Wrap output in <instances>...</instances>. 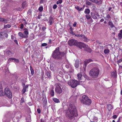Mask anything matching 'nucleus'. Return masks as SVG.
<instances>
[{"label":"nucleus","instance_id":"nucleus-3","mask_svg":"<svg viewBox=\"0 0 122 122\" xmlns=\"http://www.w3.org/2000/svg\"><path fill=\"white\" fill-rule=\"evenodd\" d=\"M68 43L69 46H75L81 49L82 48H86L87 47V46L86 44L81 42H78L77 40L73 39L69 40Z\"/></svg>","mask_w":122,"mask_h":122},{"label":"nucleus","instance_id":"nucleus-50","mask_svg":"<svg viewBox=\"0 0 122 122\" xmlns=\"http://www.w3.org/2000/svg\"><path fill=\"white\" fill-rule=\"evenodd\" d=\"M75 8L79 11L80 7L79 6H75Z\"/></svg>","mask_w":122,"mask_h":122},{"label":"nucleus","instance_id":"nucleus-45","mask_svg":"<svg viewBox=\"0 0 122 122\" xmlns=\"http://www.w3.org/2000/svg\"><path fill=\"white\" fill-rule=\"evenodd\" d=\"M117 116L116 115H113L112 117V118L113 119H116L117 118Z\"/></svg>","mask_w":122,"mask_h":122},{"label":"nucleus","instance_id":"nucleus-60","mask_svg":"<svg viewBox=\"0 0 122 122\" xmlns=\"http://www.w3.org/2000/svg\"><path fill=\"white\" fill-rule=\"evenodd\" d=\"M84 7H85V6L84 5L83 6V8H80V10H79V11H80V10H83Z\"/></svg>","mask_w":122,"mask_h":122},{"label":"nucleus","instance_id":"nucleus-47","mask_svg":"<svg viewBox=\"0 0 122 122\" xmlns=\"http://www.w3.org/2000/svg\"><path fill=\"white\" fill-rule=\"evenodd\" d=\"M53 8L54 9H56L57 7V5L55 4L54 5L53 7Z\"/></svg>","mask_w":122,"mask_h":122},{"label":"nucleus","instance_id":"nucleus-15","mask_svg":"<svg viewBox=\"0 0 122 122\" xmlns=\"http://www.w3.org/2000/svg\"><path fill=\"white\" fill-rule=\"evenodd\" d=\"M118 36L120 39L122 38V29L120 30V32L118 34Z\"/></svg>","mask_w":122,"mask_h":122},{"label":"nucleus","instance_id":"nucleus-48","mask_svg":"<svg viewBox=\"0 0 122 122\" xmlns=\"http://www.w3.org/2000/svg\"><path fill=\"white\" fill-rule=\"evenodd\" d=\"M106 18L109 19L111 18V16L109 14H107L106 16Z\"/></svg>","mask_w":122,"mask_h":122},{"label":"nucleus","instance_id":"nucleus-56","mask_svg":"<svg viewBox=\"0 0 122 122\" xmlns=\"http://www.w3.org/2000/svg\"><path fill=\"white\" fill-rule=\"evenodd\" d=\"M69 30L70 31V32H72L73 31V29L72 27H71L69 29Z\"/></svg>","mask_w":122,"mask_h":122},{"label":"nucleus","instance_id":"nucleus-1","mask_svg":"<svg viewBox=\"0 0 122 122\" xmlns=\"http://www.w3.org/2000/svg\"><path fill=\"white\" fill-rule=\"evenodd\" d=\"M68 111L66 113V116L70 120H71L74 117L78 116L76 108L74 105H70Z\"/></svg>","mask_w":122,"mask_h":122},{"label":"nucleus","instance_id":"nucleus-31","mask_svg":"<svg viewBox=\"0 0 122 122\" xmlns=\"http://www.w3.org/2000/svg\"><path fill=\"white\" fill-rule=\"evenodd\" d=\"M26 91V89L25 87H23V89L22 91V92L23 93L22 94L24 93Z\"/></svg>","mask_w":122,"mask_h":122},{"label":"nucleus","instance_id":"nucleus-29","mask_svg":"<svg viewBox=\"0 0 122 122\" xmlns=\"http://www.w3.org/2000/svg\"><path fill=\"white\" fill-rule=\"evenodd\" d=\"M103 0H100L99 1L98 0V2L97 3V4L98 5H99L102 4V3Z\"/></svg>","mask_w":122,"mask_h":122},{"label":"nucleus","instance_id":"nucleus-4","mask_svg":"<svg viewBox=\"0 0 122 122\" xmlns=\"http://www.w3.org/2000/svg\"><path fill=\"white\" fill-rule=\"evenodd\" d=\"M100 72V70L98 68H94L92 69L89 71L90 76L93 78H97Z\"/></svg>","mask_w":122,"mask_h":122},{"label":"nucleus","instance_id":"nucleus-10","mask_svg":"<svg viewBox=\"0 0 122 122\" xmlns=\"http://www.w3.org/2000/svg\"><path fill=\"white\" fill-rule=\"evenodd\" d=\"M53 20V18L52 16H51L49 17L48 22L49 24L50 25H52Z\"/></svg>","mask_w":122,"mask_h":122},{"label":"nucleus","instance_id":"nucleus-32","mask_svg":"<svg viewBox=\"0 0 122 122\" xmlns=\"http://www.w3.org/2000/svg\"><path fill=\"white\" fill-rule=\"evenodd\" d=\"M43 10V7L42 6H40L38 9L39 11L41 12Z\"/></svg>","mask_w":122,"mask_h":122},{"label":"nucleus","instance_id":"nucleus-25","mask_svg":"<svg viewBox=\"0 0 122 122\" xmlns=\"http://www.w3.org/2000/svg\"><path fill=\"white\" fill-rule=\"evenodd\" d=\"M82 76V75L80 73H78L77 74V77H78V79L79 80H81V78Z\"/></svg>","mask_w":122,"mask_h":122},{"label":"nucleus","instance_id":"nucleus-26","mask_svg":"<svg viewBox=\"0 0 122 122\" xmlns=\"http://www.w3.org/2000/svg\"><path fill=\"white\" fill-rule=\"evenodd\" d=\"M109 51V50L108 49H105L104 51V52L105 54L108 53Z\"/></svg>","mask_w":122,"mask_h":122},{"label":"nucleus","instance_id":"nucleus-38","mask_svg":"<svg viewBox=\"0 0 122 122\" xmlns=\"http://www.w3.org/2000/svg\"><path fill=\"white\" fill-rule=\"evenodd\" d=\"M86 18L87 19H89L91 18V16L89 15H85Z\"/></svg>","mask_w":122,"mask_h":122},{"label":"nucleus","instance_id":"nucleus-24","mask_svg":"<svg viewBox=\"0 0 122 122\" xmlns=\"http://www.w3.org/2000/svg\"><path fill=\"white\" fill-rule=\"evenodd\" d=\"M30 67L31 74L32 75H33L34 74V71L31 66H30Z\"/></svg>","mask_w":122,"mask_h":122},{"label":"nucleus","instance_id":"nucleus-19","mask_svg":"<svg viewBox=\"0 0 122 122\" xmlns=\"http://www.w3.org/2000/svg\"><path fill=\"white\" fill-rule=\"evenodd\" d=\"M7 20L2 18L0 17V21L3 22L4 23H7Z\"/></svg>","mask_w":122,"mask_h":122},{"label":"nucleus","instance_id":"nucleus-6","mask_svg":"<svg viewBox=\"0 0 122 122\" xmlns=\"http://www.w3.org/2000/svg\"><path fill=\"white\" fill-rule=\"evenodd\" d=\"M55 86H56L55 89V91L58 94H60L62 93V90L61 87V85L60 83H56L55 84Z\"/></svg>","mask_w":122,"mask_h":122},{"label":"nucleus","instance_id":"nucleus-40","mask_svg":"<svg viewBox=\"0 0 122 122\" xmlns=\"http://www.w3.org/2000/svg\"><path fill=\"white\" fill-rule=\"evenodd\" d=\"M88 39L86 37H85L83 39V41L84 42H87L88 41Z\"/></svg>","mask_w":122,"mask_h":122},{"label":"nucleus","instance_id":"nucleus-12","mask_svg":"<svg viewBox=\"0 0 122 122\" xmlns=\"http://www.w3.org/2000/svg\"><path fill=\"white\" fill-rule=\"evenodd\" d=\"M79 60H77L76 61L75 63V66L76 68H78L79 66Z\"/></svg>","mask_w":122,"mask_h":122},{"label":"nucleus","instance_id":"nucleus-18","mask_svg":"<svg viewBox=\"0 0 122 122\" xmlns=\"http://www.w3.org/2000/svg\"><path fill=\"white\" fill-rule=\"evenodd\" d=\"M47 103V101L46 99H44L43 101V107H45Z\"/></svg>","mask_w":122,"mask_h":122},{"label":"nucleus","instance_id":"nucleus-53","mask_svg":"<svg viewBox=\"0 0 122 122\" xmlns=\"http://www.w3.org/2000/svg\"><path fill=\"white\" fill-rule=\"evenodd\" d=\"M52 40L51 39H49V40L48 44H51V43Z\"/></svg>","mask_w":122,"mask_h":122},{"label":"nucleus","instance_id":"nucleus-44","mask_svg":"<svg viewBox=\"0 0 122 122\" xmlns=\"http://www.w3.org/2000/svg\"><path fill=\"white\" fill-rule=\"evenodd\" d=\"M14 60L15 62L17 63H18L19 62V59H16L15 58Z\"/></svg>","mask_w":122,"mask_h":122},{"label":"nucleus","instance_id":"nucleus-34","mask_svg":"<svg viewBox=\"0 0 122 122\" xmlns=\"http://www.w3.org/2000/svg\"><path fill=\"white\" fill-rule=\"evenodd\" d=\"M25 102V100L24 98L23 97H22L21 99L20 100V103H22L23 102Z\"/></svg>","mask_w":122,"mask_h":122},{"label":"nucleus","instance_id":"nucleus-42","mask_svg":"<svg viewBox=\"0 0 122 122\" xmlns=\"http://www.w3.org/2000/svg\"><path fill=\"white\" fill-rule=\"evenodd\" d=\"M94 3H96L97 4V3L98 2V0H92V1Z\"/></svg>","mask_w":122,"mask_h":122},{"label":"nucleus","instance_id":"nucleus-33","mask_svg":"<svg viewBox=\"0 0 122 122\" xmlns=\"http://www.w3.org/2000/svg\"><path fill=\"white\" fill-rule=\"evenodd\" d=\"M117 74L116 72L113 71L112 72V76H116Z\"/></svg>","mask_w":122,"mask_h":122},{"label":"nucleus","instance_id":"nucleus-28","mask_svg":"<svg viewBox=\"0 0 122 122\" xmlns=\"http://www.w3.org/2000/svg\"><path fill=\"white\" fill-rule=\"evenodd\" d=\"M92 3L91 2L89 1L88 0L86 1V4L89 5H92Z\"/></svg>","mask_w":122,"mask_h":122},{"label":"nucleus","instance_id":"nucleus-58","mask_svg":"<svg viewBox=\"0 0 122 122\" xmlns=\"http://www.w3.org/2000/svg\"><path fill=\"white\" fill-rule=\"evenodd\" d=\"M14 41L15 42V43L17 45L18 44V41L17 40H15Z\"/></svg>","mask_w":122,"mask_h":122},{"label":"nucleus","instance_id":"nucleus-7","mask_svg":"<svg viewBox=\"0 0 122 122\" xmlns=\"http://www.w3.org/2000/svg\"><path fill=\"white\" fill-rule=\"evenodd\" d=\"M68 84L72 88H74L78 85V82L75 80H71L68 82Z\"/></svg>","mask_w":122,"mask_h":122},{"label":"nucleus","instance_id":"nucleus-9","mask_svg":"<svg viewBox=\"0 0 122 122\" xmlns=\"http://www.w3.org/2000/svg\"><path fill=\"white\" fill-rule=\"evenodd\" d=\"M93 60L91 59H89L86 60L84 62L83 67L85 68L86 66V65L89 62L93 61Z\"/></svg>","mask_w":122,"mask_h":122},{"label":"nucleus","instance_id":"nucleus-54","mask_svg":"<svg viewBox=\"0 0 122 122\" xmlns=\"http://www.w3.org/2000/svg\"><path fill=\"white\" fill-rule=\"evenodd\" d=\"M77 23L76 22H74V23L73 25V26L74 27H76V26Z\"/></svg>","mask_w":122,"mask_h":122},{"label":"nucleus","instance_id":"nucleus-64","mask_svg":"<svg viewBox=\"0 0 122 122\" xmlns=\"http://www.w3.org/2000/svg\"><path fill=\"white\" fill-rule=\"evenodd\" d=\"M65 66L67 68H68L69 67V66L68 65H66Z\"/></svg>","mask_w":122,"mask_h":122},{"label":"nucleus","instance_id":"nucleus-27","mask_svg":"<svg viewBox=\"0 0 122 122\" xmlns=\"http://www.w3.org/2000/svg\"><path fill=\"white\" fill-rule=\"evenodd\" d=\"M11 27V25L9 24H8L6 25H4V28L5 29H6L7 28H10Z\"/></svg>","mask_w":122,"mask_h":122},{"label":"nucleus","instance_id":"nucleus-23","mask_svg":"<svg viewBox=\"0 0 122 122\" xmlns=\"http://www.w3.org/2000/svg\"><path fill=\"white\" fill-rule=\"evenodd\" d=\"M108 25L110 26L111 28L115 27V26L113 24V23L111 21H109L108 22Z\"/></svg>","mask_w":122,"mask_h":122},{"label":"nucleus","instance_id":"nucleus-20","mask_svg":"<svg viewBox=\"0 0 122 122\" xmlns=\"http://www.w3.org/2000/svg\"><path fill=\"white\" fill-rule=\"evenodd\" d=\"M52 100L54 101V102L56 103H58L60 102V101L59 99L57 98H53L52 99Z\"/></svg>","mask_w":122,"mask_h":122},{"label":"nucleus","instance_id":"nucleus-13","mask_svg":"<svg viewBox=\"0 0 122 122\" xmlns=\"http://www.w3.org/2000/svg\"><path fill=\"white\" fill-rule=\"evenodd\" d=\"M92 17L94 19H96L97 18L95 14L94 13L91 12V13Z\"/></svg>","mask_w":122,"mask_h":122},{"label":"nucleus","instance_id":"nucleus-52","mask_svg":"<svg viewBox=\"0 0 122 122\" xmlns=\"http://www.w3.org/2000/svg\"><path fill=\"white\" fill-rule=\"evenodd\" d=\"M24 27V25L23 24H20V28L21 29H22Z\"/></svg>","mask_w":122,"mask_h":122},{"label":"nucleus","instance_id":"nucleus-61","mask_svg":"<svg viewBox=\"0 0 122 122\" xmlns=\"http://www.w3.org/2000/svg\"><path fill=\"white\" fill-rule=\"evenodd\" d=\"M58 2L59 3L61 4L62 3V0H59Z\"/></svg>","mask_w":122,"mask_h":122},{"label":"nucleus","instance_id":"nucleus-41","mask_svg":"<svg viewBox=\"0 0 122 122\" xmlns=\"http://www.w3.org/2000/svg\"><path fill=\"white\" fill-rule=\"evenodd\" d=\"M22 38H27L28 37V36L27 35H25L24 34H23V35L22 37Z\"/></svg>","mask_w":122,"mask_h":122},{"label":"nucleus","instance_id":"nucleus-62","mask_svg":"<svg viewBox=\"0 0 122 122\" xmlns=\"http://www.w3.org/2000/svg\"><path fill=\"white\" fill-rule=\"evenodd\" d=\"M42 30L44 31L45 30L46 28L45 27H43L42 28Z\"/></svg>","mask_w":122,"mask_h":122},{"label":"nucleus","instance_id":"nucleus-57","mask_svg":"<svg viewBox=\"0 0 122 122\" xmlns=\"http://www.w3.org/2000/svg\"><path fill=\"white\" fill-rule=\"evenodd\" d=\"M81 37L82 38H83V39H84V38L86 37L84 35H81Z\"/></svg>","mask_w":122,"mask_h":122},{"label":"nucleus","instance_id":"nucleus-43","mask_svg":"<svg viewBox=\"0 0 122 122\" xmlns=\"http://www.w3.org/2000/svg\"><path fill=\"white\" fill-rule=\"evenodd\" d=\"M44 2H45V0H40V4H43Z\"/></svg>","mask_w":122,"mask_h":122},{"label":"nucleus","instance_id":"nucleus-55","mask_svg":"<svg viewBox=\"0 0 122 122\" xmlns=\"http://www.w3.org/2000/svg\"><path fill=\"white\" fill-rule=\"evenodd\" d=\"M75 36L78 37H81V35H80L79 34H75Z\"/></svg>","mask_w":122,"mask_h":122},{"label":"nucleus","instance_id":"nucleus-51","mask_svg":"<svg viewBox=\"0 0 122 122\" xmlns=\"http://www.w3.org/2000/svg\"><path fill=\"white\" fill-rule=\"evenodd\" d=\"M37 111L38 113L39 114L41 113V111L40 109L39 108L38 109H37Z\"/></svg>","mask_w":122,"mask_h":122},{"label":"nucleus","instance_id":"nucleus-2","mask_svg":"<svg viewBox=\"0 0 122 122\" xmlns=\"http://www.w3.org/2000/svg\"><path fill=\"white\" fill-rule=\"evenodd\" d=\"M66 53L64 52H60L59 51V48L57 47L53 52L52 55V57L55 59H61L66 54Z\"/></svg>","mask_w":122,"mask_h":122},{"label":"nucleus","instance_id":"nucleus-37","mask_svg":"<svg viewBox=\"0 0 122 122\" xmlns=\"http://www.w3.org/2000/svg\"><path fill=\"white\" fill-rule=\"evenodd\" d=\"M23 34L21 32H19L18 33V35L19 36L22 37L23 35Z\"/></svg>","mask_w":122,"mask_h":122},{"label":"nucleus","instance_id":"nucleus-17","mask_svg":"<svg viewBox=\"0 0 122 122\" xmlns=\"http://www.w3.org/2000/svg\"><path fill=\"white\" fill-rule=\"evenodd\" d=\"M90 12V10L89 9H85L84 11V13L86 14H89Z\"/></svg>","mask_w":122,"mask_h":122},{"label":"nucleus","instance_id":"nucleus-22","mask_svg":"<svg viewBox=\"0 0 122 122\" xmlns=\"http://www.w3.org/2000/svg\"><path fill=\"white\" fill-rule=\"evenodd\" d=\"M50 94L51 96L53 97L54 96L55 92L53 90H52L50 92Z\"/></svg>","mask_w":122,"mask_h":122},{"label":"nucleus","instance_id":"nucleus-46","mask_svg":"<svg viewBox=\"0 0 122 122\" xmlns=\"http://www.w3.org/2000/svg\"><path fill=\"white\" fill-rule=\"evenodd\" d=\"M47 45V44L46 43H42L41 45V46H46Z\"/></svg>","mask_w":122,"mask_h":122},{"label":"nucleus","instance_id":"nucleus-59","mask_svg":"<svg viewBox=\"0 0 122 122\" xmlns=\"http://www.w3.org/2000/svg\"><path fill=\"white\" fill-rule=\"evenodd\" d=\"M112 9V8L111 7H108V11H110Z\"/></svg>","mask_w":122,"mask_h":122},{"label":"nucleus","instance_id":"nucleus-5","mask_svg":"<svg viewBox=\"0 0 122 122\" xmlns=\"http://www.w3.org/2000/svg\"><path fill=\"white\" fill-rule=\"evenodd\" d=\"M82 99L81 100V102L86 105H90L92 103V101L88 97L85 95H83L82 97Z\"/></svg>","mask_w":122,"mask_h":122},{"label":"nucleus","instance_id":"nucleus-14","mask_svg":"<svg viewBox=\"0 0 122 122\" xmlns=\"http://www.w3.org/2000/svg\"><path fill=\"white\" fill-rule=\"evenodd\" d=\"M27 4L26 1H25L23 2L22 4V7L24 9L27 6Z\"/></svg>","mask_w":122,"mask_h":122},{"label":"nucleus","instance_id":"nucleus-49","mask_svg":"<svg viewBox=\"0 0 122 122\" xmlns=\"http://www.w3.org/2000/svg\"><path fill=\"white\" fill-rule=\"evenodd\" d=\"M15 58H10L9 59L8 61H12L13 60H14Z\"/></svg>","mask_w":122,"mask_h":122},{"label":"nucleus","instance_id":"nucleus-63","mask_svg":"<svg viewBox=\"0 0 122 122\" xmlns=\"http://www.w3.org/2000/svg\"><path fill=\"white\" fill-rule=\"evenodd\" d=\"M15 38V37L13 36H11V39H14Z\"/></svg>","mask_w":122,"mask_h":122},{"label":"nucleus","instance_id":"nucleus-21","mask_svg":"<svg viewBox=\"0 0 122 122\" xmlns=\"http://www.w3.org/2000/svg\"><path fill=\"white\" fill-rule=\"evenodd\" d=\"M5 53L8 56H9L12 54L11 52L9 50H6L5 51Z\"/></svg>","mask_w":122,"mask_h":122},{"label":"nucleus","instance_id":"nucleus-8","mask_svg":"<svg viewBox=\"0 0 122 122\" xmlns=\"http://www.w3.org/2000/svg\"><path fill=\"white\" fill-rule=\"evenodd\" d=\"M4 93L5 95L9 98L12 97V95L10 89L7 87L5 88L4 90Z\"/></svg>","mask_w":122,"mask_h":122},{"label":"nucleus","instance_id":"nucleus-16","mask_svg":"<svg viewBox=\"0 0 122 122\" xmlns=\"http://www.w3.org/2000/svg\"><path fill=\"white\" fill-rule=\"evenodd\" d=\"M107 109L109 111H110L111 109L113 108V107L111 104H109L107 105Z\"/></svg>","mask_w":122,"mask_h":122},{"label":"nucleus","instance_id":"nucleus-30","mask_svg":"<svg viewBox=\"0 0 122 122\" xmlns=\"http://www.w3.org/2000/svg\"><path fill=\"white\" fill-rule=\"evenodd\" d=\"M24 33L25 34V35H28L29 32L28 30L27 29H26V30L24 31Z\"/></svg>","mask_w":122,"mask_h":122},{"label":"nucleus","instance_id":"nucleus-11","mask_svg":"<svg viewBox=\"0 0 122 122\" xmlns=\"http://www.w3.org/2000/svg\"><path fill=\"white\" fill-rule=\"evenodd\" d=\"M51 71H48L46 74L47 76V77L49 79H51Z\"/></svg>","mask_w":122,"mask_h":122},{"label":"nucleus","instance_id":"nucleus-39","mask_svg":"<svg viewBox=\"0 0 122 122\" xmlns=\"http://www.w3.org/2000/svg\"><path fill=\"white\" fill-rule=\"evenodd\" d=\"M3 91L1 90L0 91V96H2L3 95Z\"/></svg>","mask_w":122,"mask_h":122},{"label":"nucleus","instance_id":"nucleus-36","mask_svg":"<svg viewBox=\"0 0 122 122\" xmlns=\"http://www.w3.org/2000/svg\"><path fill=\"white\" fill-rule=\"evenodd\" d=\"M122 62V58H121L118 60L117 61V62L118 65H119V63H121Z\"/></svg>","mask_w":122,"mask_h":122},{"label":"nucleus","instance_id":"nucleus-35","mask_svg":"<svg viewBox=\"0 0 122 122\" xmlns=\"http://www.w3.org/2000/svg\"><path fill=\"white\" fill-rule=\"evenodd\" d=\"M32 12V11L30 9L28 10L27 14L29 15H30L31 14Z\"/></svg>","mask_w":122,"mask_h":122}]
</instances>
